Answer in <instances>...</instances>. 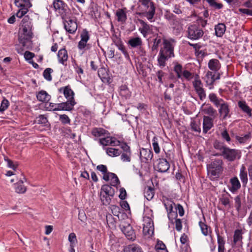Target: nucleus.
<instances>
[{
	"mask_svg": "<svg viewBox=\"0 0 252 252\" xmlns=\"http://www.w3.org/2000/svg\"><path fill=\"white\" fill-rule=\"evenodd\" d=\"M220 201L222 205L225 206H230V200L228 197L222 195L220 198Z\"/></svg>",
	"mask_w": 252,
	"mask_h": 252,
	"instance_id": "nucleus-55",
	"label": "nucleus"
},
{
	"mask_svg": "<svg viewBox=\"0 0 252 252\" xmlns=\"http://www.w3.org/2000/svg\"><path fill=\"white\" fill-rule=\"evenodd\" d=\"M53 6L56 10L60 12H64L67 5L62 0H55L53 2Z\"/></svg>",
	"mask_w": 252,
	"mask_h": 252,
	"instance_id": "nucleus-24",
	"label": "nucleus"
},
{
	"mask_svg": "<svg viewBox=\"0 0 252 252\" xmlns=\"http://www.w3.org/2000/svg\"><path fill=\"white\" fill-rule=\"evenodd\" d=\"M235 207L236 210L239 212L241 209V198L240 195H237L234 198Z\"/></svg>",
	"mask_w": 252,
	"mask_h": 252,
	"instance_id": "nucleus-47",
	"label": "nucleus"
},
{
	"mask_svg": "<svg viewBox=\"0 0 252 252\" xmlns=\"http://www.w3.org/2000/svg\"><path fill=\"white\" fill-rule=\"evenodd\" d=\"M209 4L213 7H214L217 9H220L222 7V5L221 3H218L216 2L215 0H206Z\"/></svg>",
	"mask_w": 252,
	"mask_h": 252,
	"instance_id": "nucleus-59",
	"label": "nucleus"
},
{
	"mask_svg": "<svg viewBox=\"0 0 252 252\" xmlns=\"http://www.w3.org/2000/svg\"><path fill=\"white\" fill-rule=\"evenodd\" d=\"M208 67L212 71H216L220 68V64L218 60L216 59H211L209 61Z\"/></svg>",
	"mask_w": 252,
	"mask_h": 252,
	"instance_id": "nucleus-26",
	"label": "nucleus"
},
{
	"mask_svg": "<svg viewBox=\"0 0 252 252\" xmlns=\"http://www.w3.org/2000/svg\"><path fill=\"white\" fill-rule=\"evenodd\" d=\"M36 122L38 124H42L45 126L48 122V120L44 115H40L36 118Z\"/></svg>",
	"mask_w": 252,
	"mask_h": 252,
	"instance_id": "nucleus-50",
	"label": "nucleus"
},
{
	"mask_svg": "<svg viewBox=\"0 0 252 252\" xmlns=\"http://www.w3.org/2000/svg\"><path fill=\"white\" fill-rule=\"evenodd\" d=\"M193 86L198 95L199 98L201 100H203L206 97L205 92L203 88V84L199 79V75L197 74L195 75L194 80L193 83Z\"/></svg>",
	"mask_w": 252,
	"mask_h": 252,
	"instance_id": "nucleus-8",
	"label": "nucleus"
},
{
	"mask_svg": "<svg viewBox=\"0 0 252 252\" xmlns=\"http://www.w3.org/2000/svg\"><path fill=\"white\" fill-rule=\"evenodd\" d=\"M75 102L74 100H67L65 102L58 104L57 107L53 109L55 111H70L72 110Z\"/></svg>",
	"mask_w": 252,
	"mask_h": 252,
	"instance_id": "nucleus-15",
	"label": "nucleus"
},
{
	"mask_svg": "<svg viewBox=\"0 0 252 252\" xmlns=\"http://www.w3.org/2000/svg\"><path fill=\"white\" fill-rule=\"evenodd\" d=\"M238 105L243 112L246 113L249 117H252V109L247 104L246 101L240 100L238 102Z\"/></svg>",
	"mask_w": 252,
	"mask_h": 252,
	"instance_id": "nucleus-23",
	"label": "nucleus"
},
{
	"mask_svg": "<svg viewBox=\"0 0 252 252\" xmlns=\"http://www.w3.org/2000/svg\"><path fill=\"white\" fill-rule=\"evenodd\" d=\"M131 152H123L121 155V159L124 162H130L131 160Z\"/></svg>",
	"mask_w": 252,
	"mask_h": 252,
	"instance_id": "nucleus-49",
	"label": "nucleus"
},
{
	"mask_svg": "<svg viewBox=\"0 0 252 252\" xmlns=\"http://www.w3.org/2000/svg\"><path fill=\"white\" fill-rule=\"evenodd\" d=\"M216 156H221L224 158L229 161H234L236 158H240L241 157V152L239 150L235 149H230L226 147L223 153L216 154Z\"/></svg>",
	"mask_w": 252,
	"mask_h": 252,
	"instance_id": "nucleus-5",
	"label": "nucleus"
},
{
	"mask_svg": "<svg viewBox=\"0 0 252 252\" xmlns=\"http://www.w3.org/2000/svg\"><path fill=\"white\" fill-rule=\"evenodd\" d=\"M138 21L141 25L139 28V31L142 33L144 37H146L148 33H150L151 29L150 26L141 19H138Z\"/></svg>",
	"mask_w": 252,
	"mask_h": 252,
	"instance_id": "nucleus-20",
	"label": "nucleus"
},
{
	"mask_svg": "<svg viewBox=\"0 0 252 252\" xmlns=\"http://www.w3.org/2000/svg\"><path fill=\"white\" fill-rule=\"evenodd\" d=\"M161 42V39L160 38H156L154 40L153 45L152 47V50L153 51L155 50H157L159 44Z\"/></svg>",
	"mask_w": 252,
	"mask_h": 252,
	"instance_id": "nucleus-61",
	"label": "nucleus"
},
{
	"mask_svg": "<svg viewBox=\"0 0 252 252\" xmlns=\"http://www.w3.org/2000/svg\"><path fill=\"white\" fill-rule=\"evenodd\" d=\"M53 70L50 68H47L43 72V76L48 81L52 80L51 73L53 72Z\"/></svg>",
	"mask_w": 252,
	"mask_h": 252,
	"instance_id": "nucleus-46",
	"label": "nucleus"
},
{
	"mask_svg": "<svg viewBox=\"0 0 252 252\" xmlns=\"http://www.w3.org/2000/svg\"><path fill=\"white\" fill-rule=\"evenodd\" d=\"M153 157L152 151L149 149L142 148L140 151V158L144 163H149Z\"/></svg>",
	"mask_w": 252,
	"mask_h": 252,
	"instance_id": "nucleus-14",
	"label": "nucleus"
},
{
	"mask_svg": "<svg viewBox=\"0 0 252 252\" xmlns=\"http://www.w3.org/2000/svg\"><path fill=\"white\" fill-rule=\"evenodd\" d=\"M120 94L121 96L126 98L130 97L131 92L128 90L127 87L126 85H122L120 88Z\"/></svg>",
	"mask_w": 252,
	"mask_h": 252,
	"instance_id": "nucleus-35",
	"label": "nucleus"
},
{
	"mask_svg": "<svg viewBox=\"0 0 252 252\" xmlns=\"http://www.w3.org/2000/svg\"><path fill=\"white\" fill-rule=\"evenodd\" d=\"M199 226L200 227L202 233L205 235L207 236L210 232V227L205 223L202 221L199 222Z\"/></svg>",
	"mask_w": 252,
	"mask_h": 252,
	"instance_id": "nucleus-42",
	"label": "nucleus"
},
{
	"mask_svg": "<svg viewBox=\"0 0 252 252\" xmlns=\"http://www.w3.org/2000/svg\"><path fill=\"white\" fill-rule=\"evenodd\" d=\"M240 178L243 184H246L248 182V174L246 171V168L244 166H242L240 169Z\"/></svg>",
	"mask_w": 252,
	"mask_h": 252,
	"instance_id": "nucleus-36",
	"label": "nucleus"
},
{
	"mask_svg": "<svg viewBox=\"0 0 252 252\" xmlns=\"http://www.w3.org/2000/svg\"><path fill=\"white\" fill-rule=\"evenodd\" d=\"M128 44L132 48L141 46L142 44L141 39L139 37L131 38L128 41Z\"/></svg>",
	"mask_w": 252,
	"mask_h": 252,
	"instance_id": "nucleus-34",
	"label": "nucleus"
},
{
	"mask_svg": "<svg viewBox=\"0 0 252 252\" xmlns=\"http://www.w3.org/2000/svg\"><path fill=\"white\" fill-rule=\"evenodd\" d=\"M251 138V134L250 133H249L243 136H236V139L237 140L239 141V142L241 144L245 143L248 140L250 139Z\"/></svg>",
	"mask_w": 252,
	"mask_h": 252,
	"instance_id": "nucleus-43",
	"label": "nucleus"
},
{
	"mask_svg": "<svg viewBox=\"0 0 252 252\" xmlns=\"http://www.w3.org/2000/svg\"><path fill=\"white\" fill-rule=\"evenodd\" d=\"M174 70L177 73V78H181L183 73L182 66L180 64H177L174 67Z\"/></svg>",
	"mask_w": 252,
	"mask_h": 252,
	"instance_id": "nucleus-48",
	"label": "nucleus"
},
{
	"mask_svg": "<svg viewBox=\"0 0 252 252\" xmlns=\"http://www.w3.org/2000/svg\"><path fill=\"white\" fill-rule=\"evenodd\" d=\"M124 252H143L142 249L136 244L129 245L124 249Z\"/></svg>",
	"mask_w": 252,
	"mask_h": 252,
	"instance_id": "nucleus-30",
	"label": "nucleus"
},
{
	"mask_svg": "<svg viewBox=\"0 0 252 252\" xmlns=\"http://www.w3.org/2000/svg\"><path fill=\"white\" fill-rule=\"evenodd\" d=\"M100 144L104 146L111 145L116 146L120 145V141L117 140L114 137L107 136L105 138H100L99 139Z\"/></svg>",
	"mask_w": 252,
	"mask_h": 252,
	"instance_id": "nucleus-13",
	"label": "nucleus"
},
{
	"mask_svg": "<svg viewBox=\"0 0 252 252\" xmlns=\"http://www.w3.org/2000/svg\"><path fill=\"white\" fill-rule=\"evenodd\" d=\"M28 7H24L22 8H20V9L17 11L16 13L17 17L21 18H22L24 15H25L28 11Z\"/></svg>",
	"mask_w": 252,
	"mask_h": 252,
	"instance_id": "nucleus-53",
	"label": "nucleus"
},
{
	"mask_svg": "<svg viewBox=\"0 0 252 252\" xmlns=\"http://www.w3.org/2000/svg\"><path fill=\"white\" fill-rule=\"evenodd\" d=\"M80 37L81 40L78 44V48L80 50H89L91 45L89 44H87V43L90 38V34L86 29L83 30L80 34Z\"/></svg>",
	"mask_w": 252,
	"mask_h": 252,
	"instance_id": "nucleus-9",
	"label": "nucleus"
},
{
	"mask_svg": "<svg viewBox=\"0 0 252 252\" xmlns=\"http://www.w3.org/2000/svg\"><path fill=\"white\" fill-rule=\"evenodd\" d=\"M216 34L218 37H221L226 30L225 25L223 23H220L215 26Z\"/></svg>",
	"mask_w": 252,
	"mask_h": 252,
	"instance_id": "nucleus-33",
	"label": "nucleus"
},
{
	"mask_svg": "<svg viewBox=\"0 0 252 252\" xmlns=\"http://www.w3.org/2000/svg\"><path fill=\"white\" fill-rule=\"evenodd\" d=\"M188 37L192 40H197L204 34L202 29L197 24H194L189 26L188 28Z\"/></svg>",
	"mask_w": 252,
	"mask_h": 252,
	"instance_id": "nucleus-4",
	"label": "nucleus"
},
{
	"mask_svg": "<svg viewBox=\"0 0 252 252\" xmlns=\"http://www.w3.org/2000/svg\"><path fill=\"white\" fill-rule=\"evenodd\" d=\"M202 111L207 115L215 118L217 113V111L210 105L207 104L203 109Z\"/></svg>",
	"mask_w": 252,
	"mask_h": 252,
	"instance_id": "nucleus-31",
	"label": "nucleus"
},
{
	"mask_svg": "<svg viewBox=\"0 0 252 252\" xmlns=\"http://www.w3.org/2000/svg\"><path fill=\"white\" fill-rule=\"evenodd\" d=\"M114 176V173L107 172L106 173L103 174V179L106 181H108L109 180H110L111 177H115Z\"/></svg>",
	"mask_w": 252,
	"mask_h": 252,
	"instance_id": "nucleus-63",
	"label": "nucleus"
},
{
	"mask_svg": "<svg viewBox=\"0 0 252 252\" xmlns=\"http://www.w3.org/2000/svg\"><path fill=\"white\" fill-rule=\"evenodd\" d=\"M156 249L157 250H165L166 252H168V251L166 249L165 244L162 241H158L157 244L156 245Z\"/></svg>",
	"mask_w": 252,
	"mask_h": 252,
	"instance_id": "nucleus-57",
	"label": "nucleus"
},
{
	"mask_svg": "<svg viewBox=\"0 0 252 252\" xmlns=\"http://www.w3.org/2000/svg\"><path fill=\"white\" fill-rule=\"evenodd\" d=\"M115 177H111L110 180H111V186L115 187L117 186L119 184H120L119 180L117 176V175L115 174Z\"/></svg>",
	"mask_w": 252,
	"mask_h": 252,
	"instance_id": "nucleus-62",
	"label": "nucleus"
},
{
	"mask_svg": "<svg viewBox=\"0 0 252 252\" xmlns=\"http://www.w3.org/2000/svg\"><path fill=\"white\" fill-rule=\"evenodd\" d=\"M137 8L139 11L136 14L140 16H145L150 21L153 19L156 12V7L152 0H138Z\"/></svg>",
	"mask_w": 252,
	"mask_h": 252,
	"instance_id": "nucleus-1",
	"label": "nucleus"
},
{
	"mask_svg": "<svg viewBox=\"0 0 252 252\" xmlns=\"http://www.w3.org/2000/svg\"><path fill=\"white\" fill-rule=\"evenodd\" d=\"M209 98L211 102H212L217 107L220 106L223 102H224L221 98H219L216 94L214 93H211L209 95Z\"/></svg>",
	"mask_w": 252,
	"mask_h": 252,
	"instance_id": "nucleus-29",
	"label": "nucleus"
},
{
	"mask_svg": "<svg viewBox=\"0 0 252 252\" xmlns=\"http://www.w3.org/2000/svg\"><path fill=\"white\" fill-rule=\"evenodd\" d=\"M220 106V108L219 109V113L220 115H222L223 118L225 119L228 116L229 112L228 105L226 102H223Z\"/></svg>",
	"mask_w": 252,
	"mask_h": 252,
	"instance_id": "nucleus-27",
	"label": "nucleus"
},
{
	"mask_svg": "<svg viewBox=\"0 0 252 252\" xmlns=\"http://www.w3.org/2000/svg\"><path fill=\"white\" fill-rule=\"evenodd\" d=\"M203 126V132L206 133L213 126V119L209 116H204Z\"/></svg>",
	"mask_w": 252,
	"mask_h": 252,
	"instance_id": "nucleus-21",
	"label": "nucleus"
},
{
	"mask_svg": "<svg viewBox=\"0 0 252 252\" xmlns=\"http://www.w3.org/2000/svg\"><path fill=\"white\" fill-rule=\"evenodd\" d=\"M244 232L242 229H236L235 230L233 235V245H241L243 243V234Z\"/></svg>",
	"mask_w": 252,
	"mask_h": 252,
	"instance_id": "nucleus-18",
	"label": "nucleus"
},
{
	"mask_svg": "<svg viewBox=\"0 0 252 252\" xmlns=\"http://www.w3.org/2000/svg\"><path fill=\"white\" fill-rule=\"evenodd\" d=\"M8 106L9 101L6 99H3L0 106V111L3 112L5 111L8 108Z\"/></svg>",
	"mask_w": 252,
	"mask_h": 252,
	"instance_id": "nucleus-56",
	"label": "nucleus"
},
{
	"mask_svg": "<svg viewBox=\"0 0 252 252\" xmlns=\"http://www.w3.org/2000/svg\"><path fill=\"white\" fill-rule=\"evenodd\" d=\"M182 75L184 78L187 80L189 81L193 78V74L190 73L189 71L185 70L183 71Z\"/></svg>",
	"mask_w": 252,
	"mask_h": 252,
	"instance_id": "nucleus-60",
	"label": "nucleus"
},
{
	"mask_svg": "<svg viewBox=\"0 0 252 252\" xmlns=\"http://www.w3.org/2000/svg\"><path fill=\"white\" fill-rule=\"evenodd\" d=\"M37 99L42 102L48 101L50 95L44 91L39 92L36 95Z\"/></svg>",
	"mask_w": 252,
	"mask_h": 252,
	"instance_id": "nucleus-37",
	"label": "nucleus"
},
{
	"mask_svg": "<svg viewBox=\"0 0 252 252\" xmlns=\"http://www.w3.org/2000/svg\"><path fill=\"white\" fill-rule=\"evenodd\" d=\"M169 167L170 164L166 159L159 158L157 160V164L156 168L158 171L164 173L168 171Z\"/></svg>",
	"mask_w": 252,
	"mask_h": 252,
	"instance_id": "nucleus-16",
	"label": "nucleus"
},
{
	"mask_svg": "<svg viewBox=\"0 0 252 252\" xmlns=\"http://www.w3.org/2000/svg\"><path fill=\"white\" fill-rule=\"evenodd\" d=\"M230 183H231V187L229 189V190L232 192H234L237 191L241 187L240 183L236 177L231 178L230 180Z\"/></svg>",
	"mask_w": 252,
	"mask_h": 252,
	"instance_id": "nucleus-25",
	"label": "nucleus"
},
{
	"mask_svg": "<svg viewBox=\"0 0 252 252\" xmlns=\"http://www.w3.org/2000/svg\"><path fill=\"white\" fill-rule=\"evenodd\" d=\"M106 221L109 227H113L115 226L116 221L114 218L110 214L106 216Z\"/></svg>",
	"mask_w": 252,
	"mask_h": 252,
	"instance_id": "nucleus-41",
	"label": "nucleus"
},
{
	"mask_svg": "<svg viewBox=\"0 0 252 252\" xmlns=\"http://www.w3.org/2000/svg\"><path fill=\"white\" fill-rule=\"evenodd\" d=\"M60 120L63 124H69L70 122L69 117L65 114L60 115Z\"/></svg>",
	"mask_w": 252,
	"mask_h": 252,
	"instance_id": "nucleus-58",
	"label": "nucleus"
},
{
	"mask_svg": "<svg viewBox=\"0 0 252 252\" xmlns=\"http://www.w3.org/2000/svg\"><path fill=\"white\" fill-rule=\"evenodd\" d=\"M64 27L65 30L70 33H74L77 29V25L75 18L66 17L64 22Z\"/></svg>",
	"mask_w": 252,
	"mask_h": 252,
	"instance_id": "nucleus-10",
	"label": "nucleus"
},
{
	"mask_svg": "<svg viewBox=\"0 0 252 252\" xmlns=\"http://www.w3.org/2000/svg\"><path fill=\"white\" fill-rule=\"evenodd\" d=\"M172 22L174 29H176L179 31H181L183 29V25L180 23L179 20L174 19Z\"/></svg>",
	"mask_w": 252,
	"mask_h": 252,
	"instance_id": "nucleus-54",
	"label": "nucleus"
},
{
	"mask_svg": "<svg viewBox=\"0 0 252 252\" xmlns=\"http://www.w3.org/2000/svg\"><path fill=\"white\" fill-rule=\"evenodd\" d=\"M59 91L60 93L63 92L64 96L68 100H74V93L69 86L60 88Z\"/></svg>",
	"mask_w": 252,
	"mask_h": 252,
	"instance_id": "nucleus-22",
	"label": "nucleus"
},
{
	"mask_svg": "<svg viewBox=\"0 0 252 252\" xmlns=\"http://www.w3.org/2000/svg\"><path fill=\"white\" fill-rule=\"evenodd\" d=\"M106 130L102 128H94L92 130V134L95 137H98L105 135Z\"/></svg>",
	"mask_w": 252,
	"mask_h": 252,
	"instance_id": "nucleus-38",
	"label": "nucleus"
},
{
	"mask_svg": "<svg viewBox=\"0 0 252 252\" xmlns=\"http://www.w3.org/2000/svg\"><path fill=\"white\" fill-rule=\"evenodd\" d=\"M115 194L114 189L108 185H104L102 186L100 192V198L103 205L109 204L111 201V198Z\"/></svg>",
	"mask_w": 252,
	"mask_h": 252,
	"instance_id": "nucleus-3",
	"label": "nucleus"
},
{
	"mask_svg": "<svg viewBox=\"0 0 252 252\" xmlns=\"http://www.w3.org/2000/svg\"><path fill=\"white\" fill-rule=\"evenodd\" d=\"M239 11L247 15L252 16V9H249L246 8H239Z\"/></svg>",
	"mask_w": 252,
	"mask_h": 252,
	"instance_id": "nucleus-64",
	"label": "nucleus"
},
{
	"mask_svg": "<svg viewBox=\"0 0 252 252\" xmlns=\"http://www.w3.org/2000/svg\"><path fill=\"white\" fill-rule=\"evenodd\" d=\"M143 233L145 236L150 238L154 233V225L153 220L149 217L143 218Z\"/></svg>",
	"mask_w": 252,
	"mask_h": 252,
	"instance_id": "nucleus-6",
	"label": "nucleus"
},
{
	"mask_svg": "<svg viewBox=\"0 0 252 252\" xmlns=\"http://www.w3.org/2000/svg\"><path fill=\"white\" fill-rule=\"evenodd\" d=\"M120 227L122 231L128 240H134L135 238V233L131 226L129 224H121Z\"/></svg>",
	"mask_w": 252,
	"mask_h": 252,
	"instance_id": "nucleus-11",
	"label": "nucleus"
},
{
	"mask_svg": "<svg viewBox=\"0 0 252 252\" xmlns=\"http://www.w3.org/2000/svg\"><path fill=\"white\" fill-rule=\"evenodd\" d=\"M152 146L155 153L156 154H159L160 153V149L158 142V138L155 136L152 140Z\"/></svg>",
	"mask_w": 252,
	"mask_h": 252,
	"instance_id": "nucleus-45",
	"label": "nucleus"
},
{
	"mask_svg": "<svg viewBox=\"0 0 252 252\" xmlns=\"http://www.w3.org/2000/svg\"><path fill=\"white\" fill-rule=\"evenodd\" d=\"M213 146L215 149L220 151L221 153H223L227 147L224 145L223 143L218 140L215 141L213 143Z\"/></svg>",
	"mask_w": 252,
	"mask_h": 252,
	"instance_id": "nucleus-40",
	"label": "nucleus"
},
{
	"mask_svg": "<svg viewBox=\"0 0 252 252\" xmlns=\"http://www.w3.org/2000/svg\"><path fill=\"white\" fill-rule=\"evenodd\" d=\"M22 30L26 39H30L32 36V24L28 16H25L21 22Z\"/></svg>",
	"mask_w": 252,
	"mask_h": 252,
	"instance_id": "nucleus-7",
	"label": "nucleus"
},
{
	"mask_svg": "<svg viewBox=\"0 0 252 252\" xmlns=\"http://www.w3.org/2000/svg\"><path fill=\"white\" fill-rule=\"evenodd\" d=\"M106 150L107 154L112 157L119 156L121 154V151L118 149L108 148Z\"/></svg>",
	"mask_w": 252,
	"mask_h": 252,
	"instance_id": "nucleus-39",
	"label": "nucleus"
},
{
	"mask_svg": "<svg viewBox=\"0 0 252 252\" xmlns=\"http://www.w3.org/2000/svg\"><path fill=\"white\" fill-rule=\"evenodd\" d=\"M168 58L164 56V55L162 56L161 54H159V57L158 58V63L160 66H165V62Z\"/></svg>",
	"mask_w": 252,
	"mask_h": 252,
	"instance_id": "nucleus-52",
	"label": "nucleus"
},
{
	"mask_svg": "<svg viewBox=\"0 0 252 252\" xmlns=\"http://www.w3.org/2000/svg\"><path fill=\"white\" fill-rule=\"evenodd\" d=\"M223 162L221 159H216L207 165V174L211 180L220 177L223 170Z\"/></svg>",
	"mask_w": 252,
	"mask_h": 252,
	"instance_id": "nucleus-2",
	"label": "nucleus"
},
{
	"mask_svg": "<svg viewBox=\"0 0 252 252\" xmlns=\"http://www.w3.org/2000/svg\"><path fill=\"white\" fill-rule=\"evenodd\" d=\"M22 178H20L15 185V191L18 193H24L27 190L26 187L23 185L26 178L22 175Z\"/></svg>",
	"mask_w": 252,
	"mask_h": 252,
	"instance_id": "nucleus-19",
	"label": "nucleus"
},
{
	"mask_svg": "<svg viewBox=\"0 0 252 252\" xmlns=\"http://www.w3.org/2000/svg\"><path fill=\"white\" fill-rule=\"evenodd\" d=\"M127 9L126 7L119 8L116 10L115 15L118 22L125 24L127 20Z\"/></svg>",
	"mask_w": 252,
	"mask_h": 252,
	"instance_id": "nucleus-17",
	"label": "nucleus"
},
{
	"mask_svg": "<svg viewBox=\"0 0 252 252\" xmlns=\"http://www.w3.org/2000/svg\"><path fill=\"white\" fill-rule=\"evenodd\" d=\"M58 58L59 62L63 64H64V63L68 59L67 51L65 49H60L58 52Z\"/></svg>",
	"mask_w": 252,
	"mask_h": 252,
	"instance_id": "nucleus-28",
	"label": "nucleus"
},
{
	"mask_svg": "<svg viewBox=\"0 0 252 252\" xmlns=\"http://www.w3.org/2000/svg\"><path fill=\"white\" fill-rule=\"evenodd\" d=\"M159 54L164 55L168 58L174 56L173 47L169 42H164L163 47L160 49Z\"/></svg>",
	"mask_w": 252,
	"mask_h": 252,
	"instance_id": "nucleus-12",
	"label": "nucleus"
},
{
	"mask_svg": "<svg viewBox=\"0 0 252 252\" xmlns=\"http://www.w3.org/2000/svg\"><path fill=\"white\" fill-rule=\"evenodd\" d=\"M110 209L111 210V213L115 216L119 217V215L120 213V208L116 206L115 205H111Z\"/></svg>",
	"mask_w": 252,
	"mask_h": 252,
	"instance_id": "nucleus-51",
	"label": "nucleus"
},
{
	"mask_svg": "<svg viewBox=\"0 0 252 252\" xmlns=\"http://www.w3.org/2000/svg\"><path fill=\"white\" fill-rule=\"evenodd\" d=\"M115 44L119 48V49L121 50L122 52V53L124 54L125 57H128V54L125 48V47L123 45L122 41L120 39L118 40V41L115 42Z\"/></svg>",
	"mask_w": 252,
	"mask_h": 252,
	"instance_id": "nucleus-44",
	"label": "nucleus"
},
{
	"mask_svg": "<svg viewBox=\"0 0 252 252\" xmlns=\"http://www.w3.org/2000/svg\"><path fill=\"white\" fill-rule=\"evenodd\" d=\"M144 196L148 200H151L155 195L154 189L151 187H146L144 189Z\"/></svg>",
	"mask_w": 252,
	"mask_h": 252,
	"instance_id": "nucleus-32",
	"label": "nucleus"
}]
</instances>
